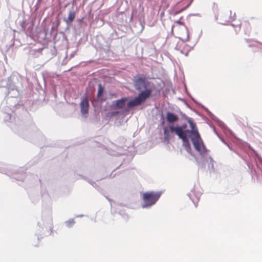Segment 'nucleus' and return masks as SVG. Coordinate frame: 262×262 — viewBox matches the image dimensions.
<instances>
[{
	"label": "nucleus",
	"instance_id": "nucleus-1",
	"mask_svg": "<svg viewBox=\"0 0 262 262\" xmlns=\"http://www.w3.org/2000/svg\"><path fill=\"white\" fill-rule=\"evenodd\" d=\"M185 119L191 128L190 131L192 132V135L191 137H190V139L194 149L199 154V157L196 159L198 165L201 168H204L207 164L208 169L211 171H214L215 161L209 155V150L206 147L201 138L196 123L192 118L188 116H185Z\"/></svg>",
	"mask_w": 262,
	"mask_h": 262
},
{
	"label": "nucleus",
	"instance_id": "nucleus-2",
	"mask_svg": "<svg viewBox=\"0 0 262 262\" xmlns=\"http://www.w3.org/2000/svg\"><path fill=\"white\" fill-rule=\"evenodd\" d=\"M187 126V124L184 123L180 126L169 125L168 127H164V140L165 142L168 143L171 138L169 133H175L180 139H182L183 145L186 150L191 154V148L189 140L190 137H191L192 135V132L189 129H186Z\"/></svg>",
	"mask_w": 262,
	"mask_h": 262
},
{
	"label": "nucleus",
	"instance_id": "nucleus-3",
	"mask_svg": "<svg viewBox=\"0 0 262 262\" xmlns=\"http://www.w3.org/2000/svg\"><path fill=\"white\" fill-rule=\"evenodd\" d=\"M17 79V77L13 76L8 79V82L7 84V88L8 89V98L7 99V103L8 107L12 112L18 114L20 111L26 112L25 107L21 101H18L16 97L19 95V92L15 85L11 82V80H14L15 78Z\"/></svg>",
	"mask_w": 262,
	"mask_h": 262
},
{
	"label": "nucleus",
	"instance_id": "nucleus-4",
	"mask_svg": "<svg viewBox=\"0 0 262 262\" xmlns=\"http://www.w3.org/2000/svg\"><path fill=\"white\" fill-rule=\"evenodd\" d=\"M134 85L135 89L139 92L138 95H141L147 99L151 96L154 84L145 77H135L134 79Z\"/></svg>",
	"mask_w": 262,
	"mask_h": 262
},
{
	"label": "nucleus",
	"instance_id": "nucleus-5",
	"mask_svg": "<svg viewBox=\"0 0 262 262\" xmlns=\"http://www.w3.org/2000/svg\"><path fill=\"white\" fill-rule=\"evenodd\" d=\"M11 127L13 132L25 139H27L28 135L36 130V126L33 124L27 127L25 122L18 118L15 120V123Z\"/></svg>",
	"mask_w": 262,
	"mask_h": 262
},
{
	"label": "nucleus",
	"instance_id": "nucleus-6",
	"mask_svg": "<svg viewBox=\"0 0 262 262\" xmlns=\"http://www.w3.org/2000/svg\"><path fill=\"white\" fill-rule=\"evenodd\" d=\"M39 229L36 232L35 235L38 239H39V236L41 235L46 236L51 234L53 229L52 218L49 212L46 217H42L41 222L38 223Z\"/></svg>",
	"mask_w": 262,
	"mask_h": 262
},
{
	"label": "nucleus",
	"instance_id": "nucleus-7",
	"mask_svg": "<svg viewBox=\"0 0 262 262\" xmlns=\"http://www.w3.org/2000/svg\"><path fill=\"white\" fill-rule=\"evenodd\" d=\"M161 195L160 192L147 191L143 194L141 202L142 208H149L158 201Z\"/></svg>",
	"mask_w": 262,
	"mask_h": 262
},
{
	"label": "nucleus",
	"instance_id": "nucleus-8",
	"mask_svg": "<svg viewBox=\"0 0 262 262\" xmlns=\"http://www.w3.org/2000/svg\"><path fill=\"white\" fill-rule=\"evenodd\" d=\"M147 99L142 96L141 95H138L137 97L128 100L127 102L125 112L129 111L131 108L137 107L143 102H144Z\"/></svg>",
	"mask_w": 262,
	"mask_h": 262
},
{
	"label": "nucleus",
	"instance_id": "nucleus-9",
	"mask_svg": "<svg viewBox=\"0 0 262 262\" xmlns=\"http://www.w3.org/2000/svg\"><path fill=\"white\" fill-rule=\"evenodd\" d=\"M128 100V97H125L116 100H114L112 102L110 107L111 110L123 109L125 111L127 102Z\"/></svg>",
	"mask_w": 262,
	"mask_h": 262
},
{
	"label": "nucleus",
	"instance_id": "nucleus-10",
	"mask_svg": "<svg viewBox=\"0 0 262 262\" xmlns=\"http://www.w3.org/2000/svg\"><path fill=\"white\" fill-rule=\"evenodd\" d=\"M246 164L248 167L249 170L250 171V174L253 178V176L256 175L257 176V179H260V177L262 178V170H261L257 162H256V167L254 166L253 165L249 163V162L246 161Z\"/></svg>",
	"mask_w": 262,
	"mask_h": 262
},
{
	"label": "nucleus",
	"instance_id": "nucleus-11",
	"mask_svg": "<svg viewBox=\"0 0 262 262\" xmlns=\"http://www.w3.org/2000/svg\"><path fill=\"white\" fill-rule=\"evenodd\" d=\"M89 99L87 96H85L81 100L80 103L81 114L85 117H86L89 113Z\"/></svg>",
	"mask_w": 262,
	"mask_h": 262
},
{
	"label": "nucleus",
	"instance_id": "nucleus-12",
	"mask_svg": "<svg viewBox=\"0 0 262 262\" xmlns=\"http://www.w3.org/2000/svg\"><path fill=\"white\" fill-rule=\"evenodd\" d=\"M2 165H3V164L2 163H0V172L4 173L17 181H23L24 179L25 178V174H26L24 172H21L17 174L12 173L11 175H10L9 173H6L5 171V170H4V169L2 168Z\"/></svg>",
	"mask_w": 262,
	"mask_h": 262
},
{
	"label": "nucleus",
	"instance_id": "nucleus-13",
	"mask_svg": "<svg viewBox=\"0 0 262 262\" xmlns=\"http://www.w3.org/2000/svg\"><path fill=\"white\" fill-rule=\"evenodd\" d=\"M202 193L199 191H196L195 189L193 188L191 190V192L187 195L194 204L195 207H197V203L199 201Z\"/></svg>",
	"mask_w": 262,
	"mask_h": 262
},
{
	"label": "nucleus",
	"instance_id": "nucleus-14",
	"mask_svg": "<svg viewBox=\"0 0 262 262\" xmlns=\"http://www.w3.org/2000/svg\"><path fill=\"white\" fill-rule=\"evenodd\" d=\"M202 107L205 110V111L207 112L208 116L214 122H215L219 126H220L222 128H225L226 126L224 124V123L219 120L216 116H215L207 108L205 107L204 106L201 105Z\"/></svg>",
	"mask_w": 262,
	"mask_h": 262
},
{
	"label": "nucleus",
	"instance_id": "nucleus-15",
	"mask_svg": "<svg viewBox=\"0 0 262 262\" xmlns=\"http://www.w3.org/2000/svg\"><path fill=\"white\" fill-rule=\"evenodd\" d=\"M166 119L169 123H174L179 120V117L173 113L167 112L166 113Z\"/></svg>",
	"mask_w": 262,
	"mask_h": 262
},
{
	"label": "nucleus",
	"instance_id": "nucleus-16",
	"mask_svg": "<svg viewBox=\"0 0 262 262\" xmlns=\"http://www.w3.org/2000/svg\"><path fill=\"white\" fill-rule=\"evenodd\" d=\"M104 92V88L102 86V85L100 84L98 86V90L97 95V98L98 101L102 102L106 100V98L102 96V95L103 94Z\"/></svg>",
	"mask_w": 262,
	"mask_h": 262
},
{
	"label": "nucleus",
	"instance_id": "nucleus-17",
	"mask_svg": "<svg viewBox=\"0 0 262 262\" xmlns=\"http://www.w3.org/2000/svg\"><path fill=\"white\" fill-rule=\"evenodd\" d=\"M57 29H58L57 28H53V26L52 25L50 33L49 34H48L46 29H45L43 30V31L41 33L43 35V38L45 39V38L48 37V35H49L50 37L56 36L57 35Z\"/></svg>",
	"mask_w": 262,
	"mask_h": 262
},
{
	"label": "nucleus",
	"instance_id": "nucleus-18",
	"mask_svg": "<svg viewBox=\"0 0 262 262\" xmlns=\"http://www.w3.org/2000/svg\"><path fill=\"white\" fill-rule=\"evenodd\" d=\"M75 18V12L73 10H70L69 12V15L67 18H64V20L68 25L71 24Z\"/></svg>",
	"mask_w": 262,
	"mask_h": 262
},
{
	"label": "nucleus",
	"instance_id": "nucleus-19",
	"mask_svg": "<svg viewBox=\"0 0 262 262\" xmlns=\"http://www.w3.org/2000/svg\"><path fill=\"white\" fill-rule=\"evenodd\" d=\"M176 23L178 24L181 25H184L185 26L186 30V37L185 38H181L180 39L182 40L183 42H186L188 41L189 40V33L188 31V28L184 25V24L180 20H177Z\"/></svg>",
	"mask_w": 262,
	"mask_h": 262
},
{
	"label": "nucleus",
	"instance_id": "nucleus-20",
	"mask_svg": "<svg viewBox=\"0 0 262 262\" xmlns=\"http://www.w3.org/2000/svg\"><path fill=\"white\" fill-rule=\"evenodd\" d=\"M119 114V112L118 111H111L110 112H107L105 114V116L106 119H111L112 118L114 117H116Z\"/></svg>",
	"mask_w": 262,
	"mask_h": 262
},
{
	"label": "nucleus",
	"instance_id": "nucleus-21",
	"mask_svg": "<svg viewBox=\"0 0 262 262\" xmlns=\"http://www.w3.org/2000/svg\"><path fill=\"white\" fill-rule=\"evenodd\" d=\"M10 38H11V37ZM13 39L14 40L13 41V42L11 43L8 45V46H9L10 48L13 47H14L15 48H17L18 47L20 46L21 43H20V41L17 39H16V40L14 39V37L13 36H12V40H13Z\"/></svg>",
	"mask_w": 262,
	"mask_h": 262
},
{
	"label": "nucleus",
	"instance_id": "nucleus-22",
	"mask_svg": "<svg viewBox=\"0 0 262 262\" xmlns=\"http://www.w3.org/2000/svg\"><path fill=\"white\" fill-rule=\"evenodd\" d=\"M60 24V18L59 16L58 15L55 17V20L52 22V25L53 26V28L58 29Z\"/></svg>",
	"mask_w": 262,
	"mask_h": 262
},
{
	"label": "nucleus",
	"instance_id": "nucleus-23",
	"mask_svg": "<svg viewBox=\"0 0 262 262\" xmlns=\"http://www.w3.org/2000/svg\"><path fill=\"white\" fill-rule=\"evenodd\" d=\"M29 4L34 6L35 9H38L40 0H28Z\"/></svg>",
	"mask_w": 262,
	"mask_h": 262
},
{
	"label": "nucleus",
	"instance_id": "nucleus-24",
	"mask_svg": "<svg viewBox=\"0 0 262 262\" xmlns=\"http://www.w3.org/2000/svg\"><path fill=\"white\" fill-rule=\"evenodd\" d=\"M75 223V222L73 219H70L68 221H67L65 222V224L67 227L70 228L72 227L74 224Z\"/></svg>",
	"mask_w": 262,
	"mask_h": 262
},
{
	"label": "nucleus",
	"instance_id": "nucleus-25",
	"mask_svg": "<svg viewBox=\"0 0 262 262\" xmlns=\"http://www.w3.org/2000/svg\"><path fill=\"white\" fill-rule=\"evenodd\" d=\"M252 152H253L252 156L254 157V159L255 160L258 159L259 161H261V157H259V156L257 153V152L253 149H252Z\"/></svg>",
	"mask_w": 262,
	"mask_h": 262
},
{
	"label": "nucleus",
	"instance_id": "nucleus-26",
	"mask_svg": "<svg viewBox=\"0 0 262 262\" xmlns=\"http://www.w3.org/2000/svg\"><path fill=\"white\" fill-rule=\"evenodd\" d=\"M182 101H183L185 105H186V106L189 108V109H190L191 110H193V109L192 108V107L189 105V104H188L185 100L184 99H180Z\"/></svg>",
	"mask_w": 262,
	"mask_h": 262
},
{
	"label": "nucleus",
	"instance_id": "nucleus-27",
	"mask_svg": "<svg viewBox=\"0 0 262 262\" xmlns=\"http://www.w3.org/2000/svg\"><path fill=\"white\" fill-rule=\"evenodd\" d=\"M182 12H183V10L181 9V10H178V11H176L174 12L173 15H176L181 13Z\"/></svg>",
	"mask_w": 262,
	"mask_h": 262
},
{
	"label": "nucleus",
	"instance_id": "nucleus-28",
	"mask_svg": "<svg viewBox=\"0 0 262 262\" xmlns=\"http://www.w3.org/2000/svg\"><path fill=\"white\" fill-rule=\"evenodd\" d=\"M89 183L91 184L93 187H96V184L95 182H94L92 181H89Z\"/></svg>",
	"mask_w": 262,
	"mask_h": 262
},
{
	"label": "nucleus",
	"instance_id": "nucleus-29",
	"mask_svg": "<svg viewBox=\"0 0 262 262\" xmlns=\"http://www.w3.org/2000/svg\"><path fill=\"white\" fill-rule=\"evenodd\" d=\"M190 15L191 16H199V17H201V15L200 13H193V14H191Z\"/></svg>",
	"mask_w": 262,
	"mask_h": 262
},
{
	"label": "nucleus",
	"instance_id": "nucleus-30",
	"mask_svg": "<svg viewBox=\"0 0 262 262\" xmlns=\"http://www.w3.org/2000/svg\"><path fill=\"white\" fill-rule=\"evenodd\" d=\"M189 97L190 98H191V99L196 104H199L197 101L190 95H189Z\"/></svg>",
	"mask_w": 262,
	"mask_h": 262
},
{
	"label": "nucleus",
	"instance_id": "nucleus-31",
	"mask_svg": "<svg viewBox=\"0 0 262 262\" xmlns=\"http://www.w3.org/2000/svg\"><path fill=\"white\" fill-rule=\"evenodd\" d=\"M210 127L213 128L215 134L219 136V135H218L217 132L216 131V130L215 129V127L214 126H212L211 125H210Z\"/></svg>",
	"mask_w": 262,
	"mask_h": 262
},
{
	"label": "nucleus",
	"instance_id": "nucleus-32",
	"mask_svg": "<svg viewBox=\"0 0 262 262\" xmlns=\"http://www.w3.org/2000/svg\"><path fill=\"white\" fill-rule=\"evenodd\" d=\"M22 29L24 30L25 29V22L23 21L21 24Z\"/></svg>",
	"mask_w": 262,
	"mask_h": 262
},
{
	"label": "nucleus",
	"instance_id": "nucleus-33",
	"mask_svg": "<svg viewBox=\"0 0 262 262\" xmlns=\"http://www.w3.org/2000/svg\"><path fill=\"white\" fill-rule=\"evenodd\" d=\"M192 1H193V0H191V1H190V2H189L187 5V6H186L187 7V8H188V7L190 6V5H191V3H192Z\"/></svg>",
	"mask_w": 262,
	"mask_h": 262
},
{
	"label": "nucleus",
	"instance_id": "nucleus-34",
	"mask_svg": "<svg viewBox=\"0 0 262 262\" xmlns=\"http://www.w3.org/2000/svg\"><path fill=\"white\" fill-rule=\"evenodd\" d=\"M257 48L262 50V44L259 45V46L257 47Z\"/></svg>",
	"mask_w": 262,
	"mask_h": 262
},
{
	"label": "nucleus",
	"instance_id": "nucleus-35",
	"mask_svg": "<svg viewBox=\"0 0 262 262\" xmlns=\"http://www.w3.org/2000/svg\"><path fill=\"white\" fill-rule=\"evenodd\" d=\"M187 8H188L186 6L185 7L182 8V9L183 11L185 10L186 9H187Z\"/></svg>",
	"mask_w": 262,
	"mask_h": 262
},
{
	"label": "nucleus",
	"instance_id": "nucleus-36",
	"mask_svg": "<svg viewBox=\"0 0 262 262\" xmlns=\"http://www.w3.org/2000/svg\"><path fill=\"white\" fill-rule=\"evenodd\" d=\"M255 46H255V45H254V44L249 45V47H255Z\"/></svg>",
	"mask_w": 262,
	"mask_h": 262
},
{
	"label": "nucleus",
	"instance_id": "nucleus-37",
	"mask_svg": "<svg viewBox=\"0 0 262 262\" xmlns=\"http://www.w3.org/2000/svg\"><path fill=\"white\" fill-rule=\"evenodd\" d=\"M82 216H83V214H79V215H77V217H82Z\"/></svg>",
	"mask_w": 262,
	"mask_h": 262
},
{
	"label": "nucleus",
	"instance_id": "nucleus-38",
	"mask_svg": "<svg viewBox=\"0 0 262 262\" xmlns=\"http://www.w3.org/2000/svg\"><path fill=\"white\" fill-rule=\"evenodd\" d=\"M7 117H9L10 119H11V116L9 114H7Z\"/></svg>",
	"mask_w": 262,
	"mask_h": 262
},
{
	"label": "nucleus",
	"instance_id": "nucleus-39",
	"mask_svg": "<svg viewBox=\"0 0 262 262\" xmlns=\"http://www.w3.org/2000/svg\"><path fill=\"white\" fill-rule=\"evenodd\" d=\"M221 140H222V142H224L225 144H227V143H226V142H225L223 139H221Z\"/></svg>",
	"mask_w": 262,
	"mask_h": 262
},
{
	"label": "nucleus",
	"instance_id": "nucleus-40",
	"mask_svg": "<svg viewBox=\"0 0 262 262\" xmlns=\"http://www.w3.org/2000/svg\"><path fill=\"white\" fill-rule=\"evenodd\" d=\"M164 123H165V122H164V120H163V121H162V123H161V124H164Z\"/></svg>",
	"mask_w": 262,
	"mask_h": 262
},
{
	"label": "nucleus",
	"instance_id": "nucleus-41",
	"mask_svg": "<svg viewBox=\"0 0 262 262\" xmlns=\"http://www.w3.org/2000/svg\"><path fill=\"white\" fill-rule=\"evenodd\" d=\"M185 56H187L188 55V53H185Z\"/></svg>",
	"mask_w": 262,
	"mask_h": 262
},
{
	"label": "nucleus",
	"instance_id": "nucleus-42",
	"mask_svg": "<svg viewBox=\"0 0 262 262\" xmlns=\"http://www.w3.org/2000/svg\"><path fill=\"white\" fill-rule=\"evenodd\" d=\"M202 33V31H201V33H200V36L201 35Z\"/></svg>",
	"mask_w": 262,
	"mask_h": 262
},
{
	"label": "nucleus",
	"instance_id": "nucleus-43",
	"mask_svg": "<svg viewBox=\"0 0 262 262\" xmlns=\"http://www.w3.org/2000/svg\"><path fill=\"white\" fill-rule=\"evenodd\" d=\"M180 52H181V53H182V54L183 53V51H182V50H181V51H180Z\"/></svg>",
	"mask_w": 262,
	"mask_h": 262
}]
</instances>
